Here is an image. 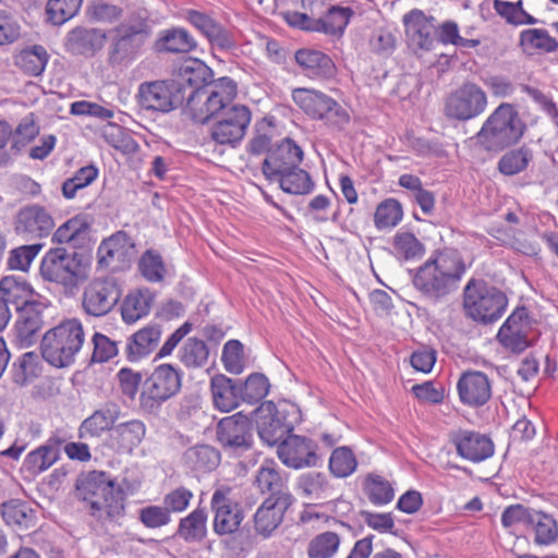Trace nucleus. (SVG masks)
<instances>
[{"label": "nucleus", "mask_w": 558, "mask_h": 558, "mask_svg": "<svg viewBox=\"0 0 558 558\" xmlns=\"http://www.w3.org/2000/svg\"><path fill=\"white\" fill-rule=\"evenodd\" d=\"M73 496L97 520L121 518L125 511L124 489L105 471L80 473L75 480Z\"/></svg>", "instance_id": "1"}, {"label": "nucleus", "mask_w": 558, "mask_h": 558, "mask_svg": "<svg viewBox=\"0 0 558 558\" xmlns=\"http://www.w3.org/2000/svg\"><path fill=\"white\" fill-rule=\"evenodd\" d=\"M465 270L464 260L458 252H440L417 269L413 284L425 295L440 299L457 288Z\"/></svg>", "instance_id": "2"}, {"label": "nucleus", "mask_w": 558, "mask_h": 558, "mask_svg": "<svg viewBox=\"0 0 558 558\" xmlns=\"http://www.w3.org/2000/svg\"><path fill=\"white\" fill-rule=\"evenodd\" d=\"M526 130L527 125L515 105L501 102L484 121L475 140L487 151H500L518 144Z\"/></svg>", "instance_id": "3"}, {"label": "nucleus", "mask_w": 558, "mask_h": 558, "mask_svg": "<svg viewBox=\"0 0 558 558\" xmlns=\"http://www.w3.org/2000/svg\"><path fill=\"white\" fill-rule=\"evenodd\" d=\"M84 342L85 331L81 320L65 319L44 335L40 343L41 357L54 367L70 366Z\"/></svg>", "instance_id": "4"}, {"label": "nucleus", "mask_w": 558, "mask_h": 558, "mask_svg": "<svg viewBox=\"0 0 558 558\" xmlns=\"http://www.w3.org/2000/svg\"><path fill=\"white\" fill-rule=\"evenodd\" d=\"M151 35V27L145 12H134L114 28L108 48V62L112 66L131 63L141 52Z\"/></svg>", "instance_id": "5"}, {"label": "nucleus", "mask_w": 558, "mask_h": 558, "mask_svg": "<svg viewBox=\"0 0 558 558\" xmlns=\"http://www.w3.org/2000/svg\"><path fill=\"white\" fill-rule=\"evenodd\" d=\"M295 106L310 119L323 121L335 132H343L351 123V114L338 100L326 93L310 88L298 87L292 90Z\"/></svg>", "instance_id": "6"}, {"label": "nucleus", "mask_w": 558, "mask_h": 558, "mask_svg": "<svg viewBox=\"0 0 558 558\" xmlns=\"http://www.w3.org/2000/svg\"><path fill=\"white\" fill-rule=\"evenodd\" d=\"M463 311L473 320L492 324L499 320L508 305L507 295L483 279H470L463 289Z\"/></svg>", "instance_id": "7"}, {"label": "nucleus", "mask_w": 558, "mask_h": 558, "mask_svg": "<svg viewBox=\"0 0 558 558\" xmlns=\"http://www.w3.org/2000/svg\"><path fill=\"white\" fill-rule=\"evenodd\" d=\"M238 94L235 82L223 76L209 85L206 89L194 90L187 94L183 105L193 121L207 123L214 120L225 105H230Z\"/></svg>", "instance_id": "8"}, {"label": "nucleus", "mask_w": 558, "mask_h": 558, "mask_svg": "<svg viewBox=\"0 0 558 558\" xmlns=\"http://www.w3.org/2000/svg\"><path fill=\"white\" fill-rule=\"evenodd\" d=\"M39 274L44 281L60 287L64 294L73 295L84 280L76 253H69L64 247L50 248L41 259Z\"/></svg>", "instance_id": "9"}, {"label": "nucleus", "mask_w": 558, "mask_h": 558, "mask_svg": "<svg viewBox=\"0 0 558 558\" xmlns=\"http://www.w3.org/2000/svg\"><path fill=\"white\" fill-rule=\"evenodd\" d=\"M252 112L244 105H225L210 125V137L219 145L235 147L245 136Z\"/></svg>", "instance_id": "10"}, {"label": "nucleus", "mask_w": 558, "mask_h": 558, "mask_svg": "<svg viewBox=\"0 0 558 558\" xmlns=\"http://www.w3.org/2000/svg\"><path fill=\"white\" fill-rule=\"evenodd\" d=\"M182 375L171 364H161L144 380L141 405L154 410L174 397L181 389Z\"/></svg>", "instance_id": "11"}, {"label": "nucleus", "mask_w": 558, "mask_h": 558, "mask_svg": "<svg viewBox=\"0 0 558 558\" xmlns=\"http://www.w3.org/2000/svg\"><path fill=\"white\" fill-rule=\"evenodd\" d=\"M487 106L486 92L476 83L464 82L447 96L444 112L449 119L468 121L483 114Z\"/></svg>", "instance_id": "12"}, {"label": "nucleus", "mask_w": 558, "mask_h": 558, "mask_svg": "<svg viewBox=\"0 0 558 558\" xmlns=\"http://www.w3.org/2000/svg\"><path fill=\"white\" fill-rule=\"evenodd\" d=\"M216 437L225 453L242 457L254 445L252 422L241 412L223 417L217 424Z\"/></svg>", "instance_id": "13"}, {"label": "nucleus", "mask_w": 558, "mask_h": 558, "mask_svg": "<svg viewBox=\"0 0 558 558\" xmlns=\"http://www.w3.org/2000/svg\"><path fill=\"white\" fill-rule=\"evenodd\" d=\"M173 85L171 78L141 83L136 94L138 106L144 110L158 112L183 107V96Z\"/></svg>", "instance_id": "14"}, {"label": "nucleus", "mask_w": 558, "mask_h": 558, "mask_svg": "<svg viewBox=\"0 0 558 558\" xmlns=\"http://www.w3.org/2000/svg\"><path fill=\"white\" fill-rule=\"evenodd\" d=\"M122 295L121 287L113 277L92 280L83 293V308L90 316H104L111 312Z\"/></svg>", "instance_id": "15"}, {"label": "nucleus", "mask_w": 558, "mask_h": 558, "mask_svg": "<svg viewBox=\"0 0 558 558\" xmlns=\"http://www.w3.org/2000/svg\"><path fill=\"white\" fill-rule=\"evenodd\" d=\"M408 43L420 50L430 51L437 41L435 17L420 9H412L402 17Z\"/></svg>", "instance_id": "16"}, {"label": "nucleus", "mask_w": 558, "mask_h": 558, "mask_svg": "<svg viewBox=\"0 0 558 558\" xmlns=\"http://www.w3.org/2000/svg\"><path fill=\"white\" fill-rule=\"evenodd\" d=\"M46 310L47 305L35 299L15 311L17 317L14 332L15 339L21 347H31L37 341L39 332L46 324Z\"/></svg>", "instance_id": "17"}, {"label": "nucleus", "mask_w": 558, "mask_h": 558, "mask_svg": "<svg viewBox=\"0 0 558 558\" xmlns=\"http://www.w3.org/2000/svg\"><path fill=\"white\" fill-rule=\"evenodd\" d=\"M174 88L183 96V104L187 94L194 90L206 89L209 85L216 83L213 80V71L203 61L198 59H190L184 61L174 72Z\"/></svg>", "instance_id": "18"}, {"label": "nucleus", "mask_w": 558, "mask_h": 558, "mask_svg": "<svg viewBox=\"0 0 558 558\" xmlns=\"http://www.w3.org/2000/svg\"><path fill=\"white\" fill-rule=\"evenodd\" d=\"M457 391L462 404L480 408L492 398V380L481 371H465L457 383Z\"/></svg>", "instance_id": "19"}, {"label": "nucleus", "mask_w": 558, "mask_h": 558, "mask_svg": "<svg viewBox=\"0 0 558 558\" xmlns=\"http://www.w3.org/2000/svg\"><path fill=\"white\" fill-rule=\"evenodd\" d=\"M54 228L51 214L38 204L22 207L14 220V229L17 234L29 238H44L50 234Z\"/></svg>", "instance_id": "20"}, {"label": "nucleus", "mask_w": 558, "mask_h": 558, "mask_svg": "<svg viewBox=\"0 0 558 558\" xmlns=\"http://www.w3.org/2000/svg\"><path fill=\"white\" fill-rule=\"evenodd\" d=\"M229 489H217L211 497V509L215 512L214 531L218 535H226L235 532L242 520L244 519L243 512L238 505L228 497Z\"/></svg>", "instance_id": "21"}, {"label": "nucleus", "mask_w": 558, "mask_h": 558, "mask_svg": "<svg viewBox=\"0 0 558 558\" xmlns=\"http://www.w3.org/2000/svg\"><path fill=\"white\" fill-rule=\"evenodd\" d=\"M133 248L134 244L128 233L118 231L100 243L97 250L98 265L118 270L129 263Z\"/></svg>", "instance_id": "22"}, {"label": "nucleus", "mask_w": 558, "mask_h": 558, "mask_svg": "<svg viewBox=\"0 0 558 558\" xmlns=\"http://www.w3.org/2000/svg\"><path fill=\"white\" fill-rule=\"evenodd\" d=\"M107 35L100 28L77 26L64 38L65 50L73 56L94 57L105 45Z\"/></svg>", "instance_id": "23"}, {"label": "nucleus", "mask_w": 558, "mask_h": 558, "mask_svg": "<svg viewBox=\"0 0 558 558\" xmlns=\"http://www.w3.org/2000/svg\"><path fill=\"white\" fill-rule=\"evenodd\" d=\"M450 439L458 454L472 462L483 461L494 452L492 440L476 432L460 429L452 433Z\"/></svg>", "instance_id": "24"}, {"label": "nucleus", "mask_w": 558, "mask_h": 558, "mask_svg": "<svg viewBox=\"0 0 558 558\" xmlns=\"http://www.w3.org/2000/svg\"><path fill=\"white\" fill-rule=\"evenodd\" d=\"M281 462L293 469L314 466L317 462L315 446L312 440L288 434L281 441Z\"/></svg>", "instance_id": "25"}, {"label": "nucleus", "mask_w": 558, "mask_h": 558, "mask_svg": "<svg viewBox=\"0 0 558 558\" xmlns=\"http://www.w3.org/2000/svg\"><path fill=\"white\" fill-rule=\"evenodd\" d=\"M294 60L305 75L313 80H330L337 75L335 62L323 51L302 48L295 51Z\"/></svg>", "instance_id": "26"}, {"label": "nucleus", "mask_w": 558, "mask_h": 558, "mask_svg": "<svg viewBox=\"0 0 558 558\" xmlns=\"http://www.w3.org/2000/svg\"><path fill=\"white\" fill-rule=\"evenodd\" d=\"M186 20L208 39L211 46L220 50L235 48L236 44L232 35L210 15L190 10Z\"/></svg>", "instance_id": "27"}, {"label": "nucleus", "mask_w": 558, "mask_h": 558, "mask_svg": "<svg viewBox=\"0 0 558 558\" xmlns=\"http://www.w3.org/2000/svg\"><path fill=\"white\" fill-rule=\"evenodd\" d=\"M120 414L121 409L118 403L105 402L82 422L78 429L80 437L99 438L106 432L112 433Z\"/></svg>", "instance_id": "28"}, {"label": "nucleus", "mask_w": 558, "mask_h": 558, "mask_svg": "<svg viewBox=\"0 0 558 558\" xmlns=\"http://www.w3.org/2000/svg\"><path fill=\"white\" fill-rule=\"evenodd\" d=\"M162 330L157 324L147 325L126 339L124 353L130 362H136L150 354L161 338Z\"/></svg>", "instance_id": "29"}, {"label": "nucleus", "mask_w": 558, "mask_h": 558, "mask_svg": "<svg viewBox=\"0 0 558 558\" xmlns=\"http://www.w3.org/2000/svg\"><path fill=\"white\" fill-rule=\"evenodd\" d=\"M256 428L259 439L268 447H276L279 456V411L274 401L263 402L256 410Z\"/></svg>", "instance_id": "30"}, {"label": "nucleus", "mask_w": 558, "mask_h": 558, "mask_svg": "<svg viewBox=\"0 0 558 558\" xmlns=\"http://www.w3.org/2000/svg\"><path fill=\"white\" fill-rule=\"evenodd\" d=\"M35 291L22 277L5 276L0 280V303L15 311L34 301Z\"/></svg>", "instance_id": "31"}, {"label": "nucleus", "mask_w": 558, "mask_h": 558, "mask_svg": "<svg viewBox=\"0 0 558 558\" xmlns=\"http://www.w3.org/2000/svg\"><path fill=\"white\" fill-rule=\"evenodd\" d=\"M498 341L512 352H522L527 345L526 322L522 313H512L501 325L497 333Z\"/></svg>", "instance_id": "32"}, {"label": "nucleus", "mask_w": 558, "mask_h": 558, "mask_svg": "<svg viewBox=\"0 0 558 558\" xmlns=\"http://www.w3.org/2000/svg\"><path fill=\"white\" fill-rule=\"evenodd\" d=\"M210 390L214 405L221 412H230L241 402L239 385L226 375L214 376L210 379Z\"/></svg>", "instance_id": "33"}, {"label": "nucleus", "mask_w": 558, "mask_h": 558, "mask_svg": "<svg viewBox=\"0 0 558 558\" xmlns=\"http://www.w3.org/2000/svg\"><path fill=\"white\" fill-rule=\"evenodd\" d=\"M220 459V452L210 445H196L183 453L184 465L198 474L214 471L219 465Z\"/></svg>", "instance_id": "34"}, {"label": "nucleus", "mask_w": 558, "mask_h": 558, "mask_svg": "<svg viewBox=\"0 0 558 558\" xmlns=\"http://www.w3.org/2000/svg\"><path fill=\"white\" fill-rule=\"evenodd\" d=\"M62 442L60 438L51 437L45 445L31 451L24 460L25 469L32 474L48 470L59 459Z\"/></svg>", "instance_id": "35"}, {"label": "nucleus", "mask_w": 558, "mask_h": 558, "mask_svg": "<svg viewBox=\"0 0 558 558\" xmlns=\"http://www.w3.org/2000/svg\"><path fill=\"white\" fill-rule=\"evenodd\" d=\"M0 513L8 525L20 530L33 529L36 525V511L21 499H10L0 505Z\"/></svg>", "instance_id": "36"}, {"label": "nucleus", "mask_w": 558, "mask_h": 558, "mask_svg": "<svg viewBox=\"0 0 558 558\" xmlns=\"http://www.w3.org/2000/svg\"><path fill=\"white\" fill-rule=\"evenodd\" d=\"M146 427L140 420H131L117 424L110 433L111 440L122 452H132L144 439Z\"/></svg>", "instance_id": "37"}, {"label": "nucleus", "mask_w": 558, "mask_h": 558, "mask_svg": "<svg viewBox=\"0 0 558 558\" xmlns=\"http://www.w3.org/2000/svg\"><path fill=\"white\" fill-rule=\"evenodd\" d=\"M154 294L149 289H140L130 292L122 302V319L128 324H133L146 316L151 307Z\"/></svg>", "instance_id": "38"}, {"label": "nucleus", "mask_w": 558, "mask_h": 558, "mask_svg": "<svg viewBox=\"0 0 558 558\" xmlns=\"http://www.w3.org/2000/svg\"><path fill=\"white\" fill-rule=\"evenodd\" d=\"M207 534V512L196 508L189 515L180 519L175 535L185 543L202 542Z\"/></svg>", "instance_id": "39"}, {"label": "nucleus", "mask_w": 558, "mask_h": 558, "mask_svg": "<svg viewBox=\"0 0 558 558\" xmlns=\"http://www.w3.org/2000/svg\"><path fill=\"white\" fill-rule=\"evenodd\" d=\"M352 15L351 8L332 5L324 15L315 19V32L326 35H341Z\"/></svg>", "instance_id": "40"}, {"label": "nucleus", "mask_w": 558, "mask_h": 558, "mask_svg": "<svg viewBox=\"0 0 558 558\" xmlns=\"http://www.w3.org/2000/svg\"><path fill=\"white\" fill-rule=\"evenodd\" d=\"M196 47L195 39L184 28H171L161 33L156 41L158 51L187 53Z\"/></svg>", "instance_id": "41"}, {"label": "nucleus", "mask_w": 558, "mask_h": 558, "mask_svg": "<svg viewBox=\"0 0 558 558\" xmlns=\"http://www.w3.org/2000/svg\"><path fill=\"white\" fill-rule=\"evenodd\" d=\"M315 183L307 171L296 167H281V190L294 195H307Z\"/></svg>", "instance_id": "42"}, {"label": "nucleus", "mask_w": 558, "mask_h": 558, "mask_svg": "<svg viewBox=\"0 0 558 558\" xmlns=\"http://www.w3.org/2000/svg\"><path fill=\"white\" fill-rule=\"evenodd\" d=\"M49 56L47 50L40 45H34L22 50L15 58V64L25 74L39 76L45 71Z\"/></svg>", "instance_id": "43"}, {"label": "nucleus", "mask_w": 558, "mask_h": 558, "mask_svg": "<svg viewBox=\"0 0 558 558\" xmlns=\"http://www.w3.org/2000/svg\"><path fill=\"white\" fill-rule=\"evenodd\" d=\"M520 43L529 53L554 52L558 49V41L544 28H529L521 33Z\"/></svg>", "instance_id": "44"}, {"label": "nucleus", "mask_w": 558, "mask_h": 558, "mask_svg": "<svg viewBox=\"0 0 558 558\" xmlns=\"http://www.w3.org/2000/svg\"><path fill=\"white\" fill-rule=\"evenodd\" d=\"M532 160L533 150L527 145H522L504 154L497 167L500 173L512 177L525 171Z\"/></svg>", "instance_id": "45"}, {"label": "nucleus", "mask_w": 558, "mask_h": 558, "mask_svg": "<svg viewBox=\"0 0 558 558\" xmlns=\"http://www.w3.org/2000/svg\"><path fill=\"white\" fill-rule=\"evenodd\" d=\"M276 131L277 123L275 117H265L257 121L255 124V134L248 144V153L252 155L269 153Z\"/></svg>", "instance_id": "46"}, {"label": "nucleus", "mask_w": 558, "mask_h": 558, "mask_svg": "<svg viewBox=\"0 0 558 558\" xmlns=\"http://www.w3.org/2000/svg\"><path fill=\"white\" fill-rule=\"evenodd\" d=\"M40 357L35 352H26L12 364V380L20 386L38 377L40 374Z\"/></svg>", "instance_id": "47"}, {"label": "nucleus", "mask_w": 558, "mask_h": 558, "mask_svg": "<svg viewBox=\"0 0 558 558\" xmlns=\"http://www.w3.org/2000/svg\"><path fill=\"white\" fill-rule=\"evenodd\" d=\"M209 349L204 340L189 338L179 351L180 362L187 368H201L206 365Z\"/></svg>", "instance_id": "48"}, {"label": "nucleus", "mask_w": 558, "mask_h": 558, "mask_svg": "<svg viewBox=\"0 0 558 558\" xmlns=\"http://www.w3.org/2000/svg\"><path fill=\"white\" fill-rule=\"evenodd\" d=\"M403 218L401 204L395 198L380 202L374 214V225L377 230H387L397 227Z\"/></svg>", "instance_id": "49"}, {"label": "nucleus", "mask_w": 558, "mask_h": 558, "mask_svg": "<svg viewBox=\"0 0 558 558\" xmlns=\"http://www.w3.org/2000/svg\"><path fill=\"white\" fill-rule=\"evenodd\" d=\"M529 525L533 526L534 542L538 545H550L558 538L556 520L543 511H533Z\"/></svg>", "instance_id": "50"}, {"label": "nucleus", "mask_w": 558, "mask_h": 558, "mask_svg": "<svg viewBox=\"0 0 558 558\" xmlns=\"http://www.w3.org/2000/svg\"><path fill=\"white\" fill-rule=\"evenodd\" d=\"M90 225L86 217L75 216L62 223L52 234V242L58 244L76 242L89 231Z\"/></svg>", "instance_id": "51"}, {"label": "nucleus", "mask_w": 558, "mask_h": 558, "mask_svg": "<svg viewBox=\"0 0 558 558\" xmlns=\"http://www.w3.org/2000/svg\"><path fill=\"white\" fill-rule=\"evenodd\" d=\"M255 483L268 498H279V471L274 459H266L257 471Z\"/></svg>", "instance_id": "52"}, {"label": "nucleus", "mask_w": 558, "mask_h": 558, "mask_svg": "<svg viewBox=\"0 0 558 558\" xmlns=\"http://www.w3.org/2000/svg\"><path fill=\"white\" fill-rule=\"evenodd\" d=\"M279 498H266L257 509L254 521L256 531L264 536H269L279 525L277 505Z\"/></svg>", "instance_id": "53"}, {"label": "nucleus", "mask_w": 558, "mask_h": 558, "mask_svg": "<svg viewBox=\"0 0 558 558\" xmlns=\"http://www.w3.org/2000/svg\"><path fill=\"white\" fill-rule=\"evenodd\" d=\"M340 547V536L336 532H324L316 535L307 546L310 558H331Z\"/></svg>", "instance_id": "54"}, {"label": "nucleus", "mask_w": 558, "mask_h": 558, "mask_svg": "<svg viewBox=\"0 0 558 558\" xmlns=\"http://www.w3.org/2000/svg\"><path fill=\"white\" fill-rule=\"evenodd\" d=\"M142 276L149 282H161L167 274L162 256L154 250H147L138 260Z\"/></svg>", "instance_id": "55"}, {"label": "nucleus", "mask_w": 558, "mask_h": 558, "mask_svg": "<svg viewBox=\"0 0 558 558\" xmlns=\"http://www.w3.org/2000/svg\"><path fill=\"white\" fill-rule=\"evenodd\" d=\"M241 401L254 404L264 399L270 388L267 377L259 373L251 374L246 380L239 385Z\"/></svg>", "instance_id": "56"}, {"label": "nucleus", "mask_w": 558, "mask_h": 558, "mask_svg": "<svg viewBox=\"0 0 558 558\" xmlns=\"http://www.w3.org/2000/svg\"><path fill=\"white\" fill-rule=\"evenodd\" d=\"M357 466L356 458L349 447L336 448L329 458V470L337 477L351 475Z\"/></svg>", "instance_id": "57"}, {"label": "nucleus", "mask_w": 558, "mask_h": 558, "mask_svg": "<svg viewBox=\"0 0 558 558\" xmlns=\"http://www.w3.org/2000/svg\"><path fill=\"white\" fill-rule=\"evenodd\" d=\"M365 489L371 502L377 506L387 505L395 497L391 484L380 475L369 474L365 480Z\"/></svg>", "instance_id": "58"}, {"label": "nucleus", "mask_w": 558, "mask_h": 558, "mask_svg": "<svg viewBox=\"0 0 558 558\" xmlns=\"http://www.w3.org/2000/svg\"><path fill=\"white\" fill-rule=\"evenodd\" d=\"M98 177V169L94 166H85L78 169L72 178L62 183V195L66 199L75 197L76 192L86 187Z\"/></svg>", "instance_id": "59"}, {"label": "nucleus", "mask_w": 558, "mask_h": 558, "mask_svg": "<svg viewBox=\"0 0 558 558\" xmlns=\"http://www.w3.org/2000/svg\"><path fill=\"white\" fill-rule=\"evenodd\" d=\"M83 0H48L46 12L54 25L72 19L80 10Z\"/></svg>", "instance_id": "60"}, {"label": "nucleus", "mask_w": 558, "mask_h": 558, "mask_svg": "<svg viewBox=\"0 0 558 558\" xmlns=\"http://www.w3.org/2000/svg\"><path fill=\"white\" fill-rule=\"evenodd\" d=\"M393 248L407 260L418 258L424 254V245L410 232L397 233L393 238Z\"/></svg>", "instance_id": "61"}, {"label": "nucleus", "mask_w": 558, "mask_h": 558, "mask_svg": "<svg viewBox=\"0 0 558 558\" xmlns=\"http://www.w3.org/2000/svg\"><path fill=\"white\" fill-rule=\"evenodd\" d=\"M92 342L94 345L92 362L94 363L108 362L119 353V342L101 332H95L92 337Z\"/></svg>", "instance_id": "62"}, {"label": "nucleus", "mask_w": 558, "mask_h": 558, "mask_svg": "<svg viewBox=\"0 0 558 558\" xmlns=\"http://www.w3.org/2000/svg\"><path fill=\"white\" fill-rule=\"evenodd\" d=\"M222 363L225 368L232 374H241L244 369L243 344L239 340H229L223 345Z\"/></svg>", "instance_id": "63"}, {"label": "nucleus", "mask_w": 558, "mask_h": 558, "mask_svg": "<svg viewBox=\"0 0 558 558\" xmlns=\"http://www.w3.org/2000/svg\"><path fill=\"white\" fill-rule=\"evenodd\" d=\"M106 142L114 149L123 154H134L138 150V144L133 136L120 126H110L104 134Z\"/></svg>", "instance_id": "64"}]
</instances>
